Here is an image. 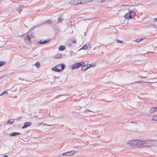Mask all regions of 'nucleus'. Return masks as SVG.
Instances as JSON below:
<instances>
[{
  "label": "nucleus",
  "mask_w": 157,
  "mask_h": 157,
  "mask_svg": "<svg viewBox=\"0 0 157 157\" xmlns=\"http://www.w3.org/2000/svg\"><path fill=\"white\" fill-rule=\"evenodd\" d=\"M81 66H82V69H83V68L89 69L90 68L95 67L96 64L94 63H92L90 64L85 65L84 62H82L80 63H77L70 65L69 67L71 69H76L80 67Z\"/></svg>",
  "instance_id": "f257e3e1"
},
{
  "label": "nucleus",
  "mask_w": 157,
  "mask_h": 157,
  "mask_svg": "<svg viewBox=\"0 0 157 157\" xmlns=\"http://www.w3.org/2000/svg\"><path fill=\"white\" fill-rule=\"evenodd\" d=\"M150 142V141L148 140L142 141L139 140H134L129 141V144L132 146H144L151 147V145L149 144Z\"/></svg>",
  "instance_id": "f03ea898"
},
{
  "label": "nucleus",
  "mask_w": 157,
  "mask_h": 157,
  "mask_svg": "<svg viewBox=\"0 0 157 157\" xmlns=\"http://www.w3.org/2000/svg\"><path fill=\"white\" fill-rule=\"evenodd\" d=\"M135 15L136 13L135 12L130 10L125 15V17L127 19L133 18Z\"/></svg>",
  "instance_id": "7ed1b4c3"
},
{
  "label": "nucleus",
  "mask_w": 157,
  "mask_h": 157,
  "mask_svg": "<svg viewBox=\"0 0 157 157\" xmlns=\"http://www.w3.org/2000/svg\"><path fill=\"white\" fill-rule=\"evenodd\" d=\"M31 37L28 35H26L25 37V43L29 44H31L30 41Z\"/></svg>",
  "instance_id": "20e7f679"
},
{
  "label": "nucleus",
  "mask_w": 157,
  "mask_h": 157,
  "mask_svg": "<svg viewBox=\"0 0 157 157\" xmlns=\"http://www.w3.org/2000/svg\"><path fill=\"white\" fill-rule=\"evenodd\" d=\"M79 0H72L70 1L69 3L70 4L73 5H77L79 4Z\"/></svg>",
  "instance_id": "39448f33"
},
{
  "label": "nucleus",
  "mask_w": 157,
  "mask_h": 157,
  "mask_svg": "<svg viewBox=\"0 0 157 157\" xmlns=\"http://www.w3.org/2000/svg\"><path fill=\"white\" fill-rule=\"evenodd\" d=\"M65 67L64 65L63 64H59L55 66L54 68H52V69H58V68L64 69Z\"/></svg>",
  "instance_id": "423d86ee"
},
{
  "label": "nucleus",
  "mask_w": 157,
  "mask_h": 157,
  "mask_svg": "<svg viewBox=\"0 0 157 157\" xmlns=\"http://www.w3.org/2000/svg\"><path fill=\"white\" fill-rule=\"evenodd\" d=\"M75 151H71L68 152H66L65 153H63V155H66L70 156L74 154L75 153Z\"/></svg>",
  "instance_id": "0eeeda50"
},
{
  "label": "nucleus",
  "mask_w": 157,
  "mask_h": 157,
  "mask_svg": "<svg viewBox=\"0 0 157 157\" xmlns=\"http://www.w3.org/2000/svg\"><path fill=\"white\" fill-rule=\"evenodd\" d=\"M32 124V123L31 122H26L24 124V125L22 126V128H25L26 127L30 126Z\"/></svg>",
  "instance_id": "6e6552de"
},
{
  "label": "nucleus",
  "mask_w": 157,
  "mask_h": 157,
  "mask_svg": "<svg viewBox=\"0 0 157 157\" xmlns=\"http://www.w3.org/2000/svg\"><path fill=\"white\" fill-rule=\"evenodd\" d=\"M49 41V40H45L44 41H43L42 40H41L37 42V44H45L47 43Z\"/></svg>",
  "instance_id": "1a4fd4ad"
},
{
  "label": "nucleus",
  "mask_w": 157,
  "mask_h": 157,
  "mask_svg": "<svg viewBox=\"0 0 157 157\" xmlns=\"http://www.w3.org/2000/svg\"><path fill=\"white\" fill-rule=\"evenodd\" d=\"M14 122V119H10L8 120L7 123V124H11Z\"/></svg>",
  "instance_id": "9d476101"
},
{
  "label": "nucleus",
  "mask_w": 157,
  "mask_h": 157,
  "mask_svg": "<svg viewBox=\"0 0 157 157\" xmlns=\"http://www.w3.org/2000/svg\"><path fill=\"white\" fill-rule=\"evenodd\" d=\"M157 110V107H153L151 108L150 109V111L151 112H153Z\"/></svg>",
  "instance_id": "9b49d317"
},
{
  "label": "nucleus",
  "mask_w": 157,
  "mask_h": 157,
  "mask_svg": "<svg viewBox=\"0 0 157 157\" xmlns=\"http://www.w3.org/2000/svg\"><path fill=\"white\" fill-rule=\"evenodd\" d=\"M65 49V47L64 46H60L59 48V51H62L64 50Z\"/></svg>",
  "instance_id": "f8f14e48"
},
{
  "label": "nucleus",
  "mask_w": 157,
  "mask_h": 157,
  "mask_svg": "<svg viewBox=\"0 0 157 157\" xmlns=\"http://www.w3.org/2000/svg\"><path fill=\"white\" fill-rule=\"evenodd\" d=\"M20 134V132H13L10 134L11 136L19 135Z\"/></svg>",
  "instance_id": "ddd939ff"
},
{
  "label": "nucleus",
  "mask_w": 157,
  "mask_h": 157,
  "mask_svg": "<svg viewBox=\"0 0 157 157\" xmlns=\"http://www.w3.org/2000/svg\"><path fill=\"white\" fill-rule=\"evenodd\" d=\"M79 4H83L86 3L85 0H79Z\"/></svg>",
  "instance_id": "4468645a"
},
{
  "label": "nucleus",
  "mask_w": 157,
  "mask_h": 157,
  "mask_svg": "<svg viewBox=\"0 0 157 157\" xmlns=\"http://www.w3.org/2000/svg\"><path fill=\"white\" fill-rule=\"evenodd\" d=\"M152 119L153 121H157V115H154Z\"/></svg>",
  "instance_id": "2eb2a0df"
},
{
  "label": "nucleus",
  "mask_w": 157,
  "mask_h": 157,
  "mask_svg": "<svg viewBox=\"0 0 157 157\" xmlns=\"http://www.w3.org/2000/svg\"><path fill=\"white\" fill-rule=\"evenodd\" d=\"M88 47L86 45H84L82 48L79 50V51L81 49L87 50L88 49Z\"/></svg>",
  "instance_id": "dca6fc26"
},
{
  "label": "nucleus",
  "mask_w": 157,
  "mask_h": 157,
  "mask_svg": "<svg viewBox=\"0 0 157 157\" xmlns=\"http://www.w3.org/2000/svg\"><path fill=\"white\" fill-rule=\"evenodd\" d=\"M35 66L37 68H39L40 66V63L38 62H36L35 64Z\"/></svg>",
  "instance_id": "f3484780"
},
{
  "label": "nucleus",
  "mask_w": 157,
  "mask_h": 157,
  "mask_svg": "<svg viewBox=\"0 0 157 157\" xmlns=\"http://www.w3.org/2000/svg\"><path fill=\"white\" fill-rule=\"evenodd\" d=\"M143 39L142 38H138L135 41L136 42H140Z\"/></svg>",
  "instance_id": "a211bd4d"
},
{
  "label": "nucleus",
  "mask_w": 157,
  "mask_h": 157,
  "mask_svg": "<svg viewBox=\"0 0 157 157\" xmlns=\"http://www.w3.org/2000/svg\"><path fill=\"white\" fill-rule=\"evenodd\" d=\"M5 63V62H4L0 61V66H1L3 65Z\"/></svg>",
  "instance_id": "6ab92c4d"
},
{
  "label": "nucleus",
  "mask_w": 157,
  "mask_h": 157,
  "mask_svg": "<svg viewBox=\"0 0 157 157\" xmlns=\"http://www.w3.org/2000/svg\"><path fill=\"white\" fill-rule=\"evenodd\" d=\"M7 91H4L3 93H2V94H1L0 95H2L5 94H7Z\"/></svg>",
  "instance_id": "aec40b11"
},
{
  "label": "nucleus",
  "mask_w": 157,
  "mask_h": 157,
  "mask_svg": "<svg viewBox=\"0 0 157 157\" xmlns=\"http://www.w3.org/2000/svg\"><path fill=\"white\" fill-rule=\"evenodd\" d=\"M85 2L86 3H88L89 2H91L92 1V0H85Z\"/></svg>",
  "instance_id": "412c9836"
},
{
  "label": "nucleus",
  "mask_w": 157,
  "mask_h": 157,
  "mask_svg": "<svg viewBox=\"0 0 157 157\" xmlns=\"http://www.w3.org/2000/svg\"><path fill=\"white\" fill-rule=\"evenodd\" d=\"M116 41L119 43H122V41L120 40H119L117 39V40Z\"/></svg>",
  "instance_id": "4be33fe9"
},
{
  "label": "nucleus",
  "mask_w": 157,
  "mask_h": 157,
  "mask_svg": "<svg viewBox=\"0 0 157 157\" xmlns=\"http://www.w3.org/2000/svg\"><path fill=\"white\" fill-rule=\"evenodd\" d=\"M63 69H55V71H57V72H59L60 71L63 70Z\"/></svg>",
  "instance_id": "5701e85b"
},
{
  "label": "nucleus",
  "mask_w": 157,
  "mask_h": 157,
  "mask_svg": "<svg viewBox=\"0 0 157 157\" xmlns=\"http://www.w3.org/2000/svg\"><path fill=\"white\" fill-rule=\"evenodd\" d=\"M136 82L137 83H139V84H141V83H143V82H141V81H137V82Z\"/></svg>",
  "instance_id": "b1692460"
},
{
  "label": "nucleus",
  "mask_w": 157,
  "mask_h": 157,
  "mask_svg": "<svg viewBox=\"0 0 157 157\" xmlns=\"http://www.w3.org/2000/svg\"><path fill=\"white\" fill-rule=\"evenodd\" d=\"M58 21H61L63 20V19L62 17H59L58 19Z\"/></svg>",
  "instance_id": "393cba45"
},
{
  "label": "nucleus",
  "mask_w": 157,
  "mask_h": 157,
  "mask_svg": "<svg viewBox=\"0 0 157 157\" xmlns=\"http://www.w3.org/2000/svg\"><path fill=\"white\" fill-rule=\"evenodd\" d=\"M47 22L48 24H50L51 23L52 21H51L49 20Z\"/></svg>",
  "instance_id": "a878e982"
},
{
  "label": "nucleus",
  "mask_w": 157,
  "mask_h": 157,
  "mask_svg": "<svg viewBox=\"0 0 157 157\" xmlns=\"http://www.w3.org/2000/svg\"><path fill=\"white\" fill-rule=\"evenodd\" d=\"M72 42L73 44H75L76 43V41L75 40H73V41Z\"/></svg>",
  "instance_id": "bb28decb"
},
{
  "label": "nucleus",
  "mask_w": 157,
  "mask_h": 157,
  "mask_svg": "<svg viewBox=\"0 0 157 157\" xmlns=\"http://www.w3.org/2000/svg\"><path fill=\"white\" fill-rule=\"evenodd\" d=\"M154 21H157V18H155L154 20Z\"/></svg>",
  "instance_id": "cd10ccee"
},
{
  "label": "nucleus",
  "mask_w": 157,
  "mask_h": 157,
  "mask_svg": "<svg viewBox=\"0 0 157 157\" xmlns=\"http://www.w3.org/2000/svg\"><path fill=\"white\" fill-rule=\"evenodd\" d=\"M22 6H19V8H22Z\"/></svg>",
  "instance_id": "c85d7f7f"
},
{
  "label": "nucleus",
  "mask_w": 157,
  "mask_h": 157,
  "mask_svg": "<svg viewBox=\"0 0 157 157\" xmlns=\"http://www.w3.org/2000/svg\"><path fill=\"white\" fill-rule=\"evenodd\" d=\"M4 157H8L6 155H4Z\"/></svg>",
  "instance_id": "c756f323"
},
{
  "label": "nucleus",
  "mask_w": 157,
  "mask_h": 157,
  "mask_svg": "<svg viewBox=\"0 0 157 157\" xmlns=\"http://www.w3.org/2000/svg\"><path fill=\"white\" fill-rule=\"evenodd\" d=\"M86 70V69H84V71H85Z\"/></svg>",
  "instance_id": "7c9ffc66"
}]
</instances>
